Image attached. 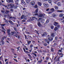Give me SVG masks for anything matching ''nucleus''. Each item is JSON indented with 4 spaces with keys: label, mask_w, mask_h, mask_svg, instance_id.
<instances>
[{
    "label": "nucleus",
    "mask_w": 64,
    "mask_h": 64,
    "mask_svg": "<svg viewBox=\"0 0 64 64\" xmlns=\"http://www.w3.org/2000/svg\"><path fill=\"white\" fill-rule=\"evenodd\" d=\"M34 31L36 32L37 33V34H38V31H37L36 30H34Z\"/></svg>",
    "instance_id": "40"
},
{
    "label": "nucleus",
    "mask_w": 64,
    "mask_h": 64,
    "mask_svg": "<svg viewBox=\"0 0 64 64\" xmlns=\"http://www.w3.org/2000/svg\"><path fill=\"white\" fill-rule=\"evenodd\" d=\"M6 1L7 2H8V3L13 2V0H6Z\"/></svg>",
    "instance_id": "6"
},
{
    "label": "nucleus",
    "mask_w": 64,
    "mask_h": 64,
    "mask_svg": "<svg viewBox=\"0 0 64 64\" xmlns=\"http://www.w3.org/2000/svg\"><path fill=\"white\" fill-rule=\"evenodd\" d=\"M43 16V14H41L38 15V16L39 17H42Z\"/></svg>",
    "instance_id": "22"
},
{
    "label": "nucleus",
    "mask_w": 64,
    "mask_h": 64,
    "mask_svg": "<svg viewBox=\"0 0 64 64\" xmlns=\"http://www.w3.org/2000/svg\"><path fill=\"white\" fill-rule=\"evenodd\" d=\"M57 5L58 6H61V2H58L57 3Z\"/></svg>",
    "instance_id": "19"
},
{
    "label": "nucleus",
    "mask_w": 64,
    "mask_h": 64,
    "mask_svg": "<svg viewBox=\"0 0 64 64\" xmlns=\"http://www.w3.org/2000/svg\"><path fill=\"white\" fill-rule=\"evenodd\" d=\"M44 6L46 7H48V4L46 3H44L43 4Z\"/></svg>",
    "instance_id": "5"
},
{
    "label": "nucleus",
    "mask_w": 64,
    "mask_h": 64,
    "mask_svg": "<svg viewBox=\"0 0 64 64\" xmlns=\"http://www.w3.org/2000/svg\"><path fill=\"white\" fill-rule=\"evenodd\" d=\"M27 43H28V45H29V44H30V43L31 42V41L30 40L29 41L28 40H27Z\"/></svg>",
    "instance_id": "14"
},
{
    "label": "nucleus",
    "mask_w": 64,
    "mask_h": 64,
    "mask_svg": "<svg viewBox=\"0 0 64 64\" xmlns=\"http://www.w3.org/2000/svg\"><path fill=\"white\" fill-rule=\"evenodd\" d=\"M54 8L56 10H58V7L57 6H55Z\"/></svg>",
    "instance_id": "27"
},
{
    "label": "nucleus",
    "mask_w": 64,
    "mask_h": 64,
    "mask_svg": "<svg viewBox=\"0 0 64 64\" xmlns=\"http://www.w3.org/2000/svg\"><path fill=\"white\" fill-rule=\"evenodd\" d=\"M3 41L4 40H1V41L0 42V45L3 46V45H4V42Z\"/></svg>",
    "instance_id": "3"
},
{
    "label": "nucleus",
    "mask_w": 64,
    "mask_h": 64,
    "mask_svg": "<svg viewBox=\"0 0 64 64\" xmlns=\"http://www.w3.org/2000/svg\"><path fill=\"white\" fill-rule=\"evenodd\" d=\"M48 60H45L44 61V62H46V63H47V62H48Z\"/></svg>",
    "instance_id": "63"
},
{
    "label": "nucleus",
    "mask_w": 64,
    "mask_h": 64,
    "mask_svg": "<svg viewBox=\"0 0 64 64\" xmlns=\"http://www.w3.org/2000/svg\"><path fill=\"white\" fill-rule=\"evenodd\" d=\"M4 38H6V37L5 36H4L2 38V40L4 41Z\"/></svg>",
    "instance_id": "29"
},
{
    "label": "nucleus",
    "mask_w": 64,
    "mask_h": 64,
    "mask_svg": "<svg viewBox=\"0 0 64 64\" xmlns=\"http://www.w3.org/2000/svg\"><path fill=\"white\" fill-rule=\"evenodd\" d=\"M33 46V44H31L30 46V48H32Z\"/></svg>",
    "instance_id": "52"
},
{
    "label": "nucleus",
    "mask_w": 64,
    "mask_h": 64,
    "mask_svg": "<svg viewBox=\"0 0 64 64\" xmlns=\"http://www.w3.org/2000/svg\"><path fill=\"white\" fill-rule=\"evenodd\" d=\"M38 9L37 8L35 11L34 12V13L35 14H34V15H35L36 16H37L38 15Z\"/></svg>",
    "instance_id": "2"
},
{
    "label": "nucleus",
    "mask_w": 64,
    "mask_h": 64,
    "mask_svg": "<svg viewBox=\"0 0 64 64\" xmlns=\"http://www.w3.org/2000/svg\"><path fill=\"white\" fill-rule=\"evenodd\" d=\"M36 19V18L35 17H32V18L31 20H32V21H33V20H34L35 19Z\"/></svg>",
    "instance_id": "26"
},
{
    "label": "nucleus",
    "mask_w": 64,
    "mask_h": 64,
    "mask_svg": "<svg viewBox=\"0 0 64 64\" xmlns=\"http://www.w3.org/2000/svg\"><path fill=\"white\" fill-rule=\"evenodd\" d=\"M4 12H5V11L4 10H2L1 11V12H2V13H4Z\"/></svg>",
    "instance_id": "64"
},
{
    "label": "nucleus",
    "mask_w": 64,
    "mask_h": 64,
    "mask_svg": "<svg viewBox=\"0 0 64 64\" xmlns=\"http://www.w3.org/2000/svg\"><path fill=\"white\" fill-rule=\"evenodd\" d=\"M38 6H37V5H36L34 6V8H37V7Z\"/></svg>",
    "instance_id": "48"
},
{
    "label": "nucleus",
    "mask_w": 64,
    "mask_h": 64,
    "mask_svg": "<svg viewBox=\"0 0 64 64\" xmlns=\"http://www.w3.org/2000/svg\"><path fill=\"white\" fill-rule=\"evenodd\" d=\"M58 24V23L57 22H54V25H55V26H56Z\"/></svg>",
    "instance_id": "15"
},
{
    "label": "nucleus",
    "mask_w": 64,
    "mask_h": 64,
    "mask_svg": "<svg viewBox=\"0 0 64 64\" xmlns=\"http://www.w3.org/2000/svg\"><path fill=\"white\" fill-rule=\"evenodd\" d=\"M23 4H24V5H26V4L25 2L23 3Z\"/></svg>",
    "instance_id": "60"
},
{
    "label": "nucleus",
    "mask_w": 64,
    "mask_h": 64,
    "mask_svg": "<svg viewBox=\"0 0 64 64\" xmlns=\"http://www.w3.org/2000/svg\"><path fill=\"white\" fill-rule=\"evenodd\" d=\"M30 4L34 6L35 5V2H30Z\"/></svg>",
    "instance_id": "12"
},
{
    "label": "nucleus",
    "mask_w": 64,
    "mask_h": 64,
    "mask_svg": "<svg viewBox=\"0 0 64 64\" xmlns=\"http://www.w3.org/2000/svg\"><path fill=\"white\" fill-rule=\"evenodd\" d=\"M7 33H8V35H11V34L10 33V32H8Z\"/></svg>",
    "instance_id": "54"
},
{
    "label": "nucleus",
    "mask_w": 64,
    "mask_h": 64,
    "mask_svg": "<svg viewBox=\"0 0 64 64\" xmlns=\"http://www.w3.org/2000/svg\"><path fill=\"white\" fill-rule=\"evenodd\" d=\"M13 19L14 20H15L16 19V18H14V17H12V16H10V19H11L12 20H13Z\"/></svg>",
    "instance_id": "8"
},
{
    "label": "nucleus",
    "mask_w": 64,
    "mask_h": 64,
    "mask_svg": "<svg viewBox=\"0 0 64 64\" xmlns=\"http://www.w3.org/2000/svg\"><path fill=\"white\" fill-rule=\"evenodd\" d=\"M2 32H3L4 33V34H6L5 33H6V32L5 31H4V30H2Z\"/></svg>",
    "instance_id": "49"
},
{
    "label": "nucleus",
    "mask_w": 64,
    "mask_h": 64,
    "mask_svg": "<svg viewBox=\"0 0 64 64\" xmlns=\"http://www.w3.org/2000/svg\"><path fill=\"white\" fill-rule=\"evenodd\" d=\"M56 26L58 28H60V26L59 24H58Z\"/></svg>",
    "instance_id": "28"
},
{
    "label": "nucleus",
    "mask_w": 64,
    "mask_h": 64,
    "mask_svg": "<svg viewBox=\"0 0 64 64\" xmlns=\"http://www.w3.org/2000/svg\"><path fill=\"white\" fill-rule=\"evenodd\" d=\"M8 22L12 25H14V23H13L11 20H8Z\"/></svg>",
    "instance_id": "9"
},
{
    "label": "nucleus",
    "mask_w": 64,
    "mask_h": 64,
    "mask_svg": "<svg viewBox=\"0 0 64 64\" xmlns=\"http://www.w3.org/2000/svg\"><path fill=\"white\" fill-rule=\"evenodd\" d=\"M42 49H41V50H40V53H42Z\"/></svg>",
    "instance_id": "62"
},
{
    "label": "nucleus",
    "mask_w": 64,
    "mask_h": 64,
    "mask_svg": "<svg viewBox=\"0 0 64 64\" xmlns=\"http://www.w3.org/2000/svg\"><path fill=\"white\" fill-rule=\"evenodd\" d=\"M7 16H8V17H7L8 18H10V17H10V16H9V14H8Z\"/></svg>",
    "instance_id": "44"
},
{
    "label": "nucleus",
    "mask_w": 64,
    "mask_h": 64,
    "mask_svg": "<svg viewBox=\"0 0 64 64\" xmlns=\"http://www.w3.org/2000/svg\"><path fill=\"white\" fill-rule=\"evenodd\" d=\"M50 10H51V11H54V9L53 8L50 9Z\"/></svg>",
    "instance_id": "38"
},
{
    "label": "nucleus",
    "mask_w": 64,
    "mask_h": 64,
    "mask_svg": "<svg viewBox=\"0 0 64 64\" xmlns=\"http://www.w3.org/2000/svg\"><path fill=\"white\" fill-rule=\"evenodd\" d=\"M63 10H57L56 11L58 12H63Z\"/></svg>",
    "instance_id": "24"
},
{
    "label": "nucleus",
    "mask_w": 64,
    "mask_h": 64,
    "mask_svg": "<svg viewBox=\"0 0 64 64\" xmlns=\"http://www.w3.org/2000/svg\"><path fill=\"white\" fill-rule=\"evenodd\" d=\"M48 2L49 3H51L52 2V1L51 0H48Z\"/></svg>",
    "instance_id": "41"
},
{
    "label": "nucleus",
    "mask_w": 64,
    "mask_h": 64,
    "mask_svg": "<svg viewBox=\"0 0 64 64\" xmlns=\"http://www.w3.org/2000/svg\"><path fill=\"white\" fill-rule=\"evenodd\" d=\"M10 32V30L8 29L7 30V33Z\"/></svg>",
    "instance_id": "33"
},
{
    "label": "nucleus",
    "mask_w": 64,
    "mask_h": 64,
    "mask_svg": "<svg viewBox=\"0 0 64 64\" xmlns=\"http://www.w3.org/2000/svg\"><path fill=\"white\" fill-rule=\"evenodd\" d=\"M55 39H56V40H57V39H58V37H57V36L55 37Z\"/></svg>",
    "instance_id": "59"
},
{
    "label": "nucleus",
    "mask_w": 64,
    "mask_h": 64,
    "mask_svg": "<svg viewBox=\"0 0 64 64\" xmlns=\"http://www.w3.org/2000/svg\"><path fill=\"white\" fill-rule=\"evenodd\" d=\"M60 58H57L56 60V62H57V61H60V60H59Z\"/></svg>",
    "instance_id": "17"
},
{
    "label": "nucleus",
    "mask_w": 64,
    "mask_h": 64,
    "mask_svg": "<svg viewBox=\"0 0 64 64\" xmlns=\"http://www.w3.org/2000/svg\"><path fill=\"white\" fill-rule=\"evenodd\" d=\"M2 29L3 30H4V31H6V30H5L4 28V27H2Z\"/></svg>",
    "instance_id": "58"
},
{
    "label": "nucleus",
    "mask_w": 64,
    "mask_h": 64,
    "mask_svg": "<svg viewBox=\"0 0 64 64\" xmlns=\"http://www.w3.org/2000/svg\"><path fill=\"white\" fill-rule=\"evenodd\" d=\"M18 7V6L16 5L14 6V9H16V8H17Z\"/></svg>",
    "instance_id": "34"
},
{
    "label": "nucleus",
    "mask_w": 64,
    "mask_h": 64,
    "mask_svg": "<svg viewBox=\"0 0 64 64\" xmlns=\"http://www.w3.org/2000/svg\"><path fill=\"white\" fill-rule=\"evenodd\" d=\"M48 40L47 39H45V40L46 42H47V43L49 44V41H51L52 40H53V38L51 37H50L48 38Z\"/></svg>",
    "instance_id": "1"
},
{
    "label": "nucleus",
    "mask_w": 64,
    "mask_h": 64,
    "mask_svg": "<svg viewBox=\"0 0 64 64\" xmlns=\"http://www.w3.org/2000/svg\"><path fill=\"white\" fill-rule=\"evenodd\" d=\"M11 34H14V32H11Z\"/></svg>",
    "instance_id": "61"
},
{
    "label": "nucleus",
    "mask_w": 64,
    "mask_h": 64,
    "mask_svg": "<svg viewBox=\"0 0 64 64\" xmlns=\"http://www.w3.org/2000/svg\"><path fill=\"white\" fill-rule=\"evenodd\" d=\"M38 20L39 21H40V20L41 21H42V18H39L38 19Z\"/></svg>",
    "instance_id": "31"
},
{
    "label": "nucleus",
    "mask_w": 64,
    "mask_h": 64,
    "mask_svg": "<svg viewBox=\"0 0 64 64\" xmlns=\"http://www.w3.org/2000/svg\"><path fill=\"white\" fill-rule=\"evenodd\" d=\"M28 27H30V29H32V28H33V26H32V25L31 24L28 26Z\"/></svg>",
    "instance_id": "13"
},
{
    "label": "nucleus",
    "mask_w": 64,
    "mask_h": 64,
    "mask_svg": "<svg viewBox=\"0 0 64 64\" xmlns=\"http://www.w3.org/2000/svg\"><path fill=\"white\" fill-rule=\"evenodd\" d=\"M44 35H47V32H44Z\"/></svg>",
    "instance_id": "39"
},
{
    "label": "nucleus",
    "mask_w": 64,
    "mask_h": 64,
    "mask_svg": "<svg viewBox=\"0 0 64 64\" xmlns=\"http://www.w3.org/2000/svg\"><path fill=\"white\" fill-rule=\"evenodd\" d=\"M24 1L23 0H21V4H23L24 2Z\"/></svg>",
    "instance_id": "35"
},
{
    "label": "nucleus",
    "mask_w": 64,
    "mask_h": 64,
    "mask_svg": "<svg viewBox=\"0 0 64 64\" xmlns=\"http://www.w3.org/2000/svg\"><path fill=\"white\" fill-rule=\"evenodd\" d=\"M51 51H52V52H54V50H53V48H52L51 49Z\"/></svg>",
    "instance_id": "51"
},
{
    "label": "nucleus",
    "mask_w": 64,
    "mask_h": 64,
    "mask_svg": "<svg viewBox=\"0 0 64 64\" xmlns=\"http://www.w3.org/2000/svg\"><path fill=\"white\" fill-rule=\"evenodd\" d=\"M42 37L45 36V35L44 34V33H43V34H42Z\"/></svg>",
    "instance_id": "50"
},
{
    "label": "nucleus",
    "mask_w": 64,
    "mask_h": 64,
    "mask_svg": "<svg viewBox=\"0 0 64 64\" xmlns=\"http://www.w3.org/2000/svg\"><path fill=\"white\" fill-rule=\"evenodd\" d=\"M18 1H19V0H16L15 1V2L16 3H18Z\"/></svg>",
    "instance_id": "47"
},
{
    "label": "nucleus",
    "mask_w": 64,
    "mask_h": 64,
    "mask_svg": "<svg viewBox=\"0 0 64 64\" xmlns=\"http://www.w3.org/2000/svg\"><path fill=\"white\" fill-rule=\"evenodd\" d=\"M52 16L53 17H55L56 16V14H52Z\"/></svg>",
    "instance_id": "23"
},
{
    "label": "nucleus",
    "mask_w": 64,
    "mask_h": 64,
    "mask_svg": "<svg viewBox=\"0 0 64 64\" xmlns=\"http://www.w3.org/2000/svg\"><path fill=\"white\" fill-rule=\"evenodd\" d=\"M21 19H24V20H26V17L23 15L21 16Z\"/></svg>",
    "instance_id": "4"
},
{
    "label": "nucleus",
    "mask_w": 64,
    "mask_h": 64,
    "mask_svg": "<svg viewBox=\"0 0 64 64\" xmlns=\"http://www.w3.org/2000/svg\"><path fill=\"white\" fill-rule=\"evenodd\" d=\"M2 5V6H4L5 7H7V6L6 5H4V4H2V3L1 2H0V5Z\"/></svg>",
    "instance_id": "11"
},
{
    "label": "nucleus",
    "mask_w": 64,
    "mask_h": 64,
    "mask_svg": "<svg viewBox=\"0 0 64 64\" xmlns=\"http://www.w3.org/2000/svg\"><path fill=\"white\" fill-rule=\"evenodd\" d=\"M23 49L24 50V52L26 53H30L28 52V51H26V50H25L24 48H23Z\"/></svg>",
    "instance_id": "10"
},
{
    "label": "nucleus",
    "mask_w": 64,
    "mask_h": 64,
    "mask_svg": "<svg viewBox=\"0 0 64 64\" xmlns=\"http://www.w3.org/2000/svg\"><path fill=\"white\" fill-rule=\"evenodd\" d=\"M28 56H29L30 59H31L32 58V56H31V55L30 54H28Z\"/></svg>",
    "instance_id": "25"
},
{
    "label": "nucleus",
    "mask_w": 64,
    "mask_h": 64,
    "mask_svg": "<svg viewBox=\"0 0 64 64\" xmlns=\"http://www.w3.org/2000/svg\"><path fill=\"white\" fill-rule=\"evenodd\" d=\"M49 58H48V57L46 58V60H48L49 59Z\"/></svg>",
    "instance_id": "53"
},
{
    "label": "nucleus",
    "mask_w": 64,
    "mask_h": 64,
    "mask_svg": "<svg viewBox=\"0 0 64 64\" xmlns=\"http://www.w3.org/2000/svg\"><path fill=\"white\" fill-rule=\"evenodd\" d=\"M50 36L52 37H55V35H54V33H52L51 34Z\"/></svg>",
    "instance_id": "16"
},
{
    "label": "nucleus",
    "mask_w": 64,
    "mask_h": 64,
    "mask_svg": "<svg viewBox=\"0 0 64 64\" xmlns=\"http://www.w3.org/2000/svg\"><path fill=\"white\" fill-rule=\"evenodd\" d=\"M49 9H49V8H48V9H46V11H49Z\"/></svg>",
    "instance_id": "57"
},
{
    "label": "nucleus",
    "mask_w": 64,
    "mask_h": 64,
    "mask_svg": "<svg viewBox=\"0 0 64 64\" xmlns=\"http://www.w3.org/2000/svg\"><path fill=\"white\" fill-rule=\"evenodd\" d=\"M44 45L45 46H46L47 45V44H44Z\"/></svg>",
    "instance_id": "55"
},
{
    "label": "nucleus",
    "mask_w": 64,
    "mask_h": 64,
    "mask_svg": "<svg viewBox=\"0 0 64 64\" xmlns=\"http://www.w3.org/2000/svg\"><path fill=\"white\" fill-rule=\"evenodd\" d=\"M51 28L52 29H54V26H51Z\"/></svg>",
    "instance_id": "43"
},
{
    "label": "nucleus",
    "mask_w": 64,
    "mask_h": 64,
    "mask_svg": "<svg viewBox=\"0 0 64 64\" xmlns=\"http://www.w3.org/2000/svg\"><path fill=\"white\" fill-rule=\"evenodd\" d=\"M38 5L39 6H41V4L40 2H38Z\"/></svg>",
    "instance_id": "30"
},
{
    "label": "nucleus",
    "mask_w": 64,
    "mask_h": 64,
    "mask_svg": "<svg viewBox=\"0 0 64 64\" xmlns=\"http://www.w3.org/2000/svg\"><path fill=\"white\" fill-rule=\"evenodd\" d=\"M20 46H18L17 48H16V49H18V50H19V48H20Z\"/></svg>",
    "instance_id": "45"
},
{
    "label": "nucleus",
    "mask_w": 64,
    "mask_h": 64,
    "mask_svg": "<svg viewBox=\"0 0 64 64\" xmlns=\"http://www.w3.org/2000/svg\"><path fill=\"white\" fill-rule=\"evenodd\" d=\"M10 11L9 10H6L5 12L6 14H8V13H9Z\"/></svg>",
    "instance_id": "20"
},
{
    "label": "nucleus",
    "mask_w": 64,
    "mask_h": 64,
    "mask_svg": "<svg viewBox=\"0 0 64 64\" xmlns=\"http://www.w3.org/2000/svg\"><path fill=\"white\" fill-rule=\"evenodd\" d=\"M14 30H15V31H17V29H16V28H14Z\"/></svg>",
    "instance_id": "56"
},
{
    "label": "nucleus",
    "mask_w": 64,
    "mask_h": 64,
    "mask_svg": "<svg viewBox=\"0 0 64 64\" xmlns=\"http://www.w3.org/2000/svg\"><path fill=\"white\" fill-rule=\"evenodd\" d=\"M58 29V28H57L56 27L54 29V30L55 31H56V30H57Z\"/></svg>",
    "instance_id": "36"
},
{
    "label": "nucleus",
    "mask_w": 64,
    "mask_h": 64,
    "mask_svg": "<svg viewBox=\"0 0 64 64\" xmlns=\"http://www.w3.org/2000/svg\"><path fill=\"white\" fill-rule=\"evenodd\" d=\"M63 16V14L62 13L60 14L59 15V16L60 17H62Z\"/></svg>",
    "instance_id": "21"
},
{
    "label": "nucleus",
    "mask_w": 64,
    "mask_h": 64,
    "mask_svg": "<svg viewBox=\"0 0 64 64\" xmlns=\"http://www.w3.org/2000/svg\"><path fill=\"white\" fill-rule=\"evenodd\" d=\"M32 54H33L34 55L35 57H36V56H37V54H36L35 53H32Z\"/></svg>",
    "instance_id": "37"
},
{
    "label": "nucleus",
    "mask_w": 64,
    "mask_h": 64,
    "mask_svg": "<svg viewBox=\"0 0 64 64\" xmlns=\"http://www.w3.org/2000/svg\"><path fill=\"white\" fill-rule=\"evenodd\" d=\"M14 5L13 4H10V6L11 8H13L14 6Z\"/></svg>",
    "instance_id": "18"
},
{
    "label": "nucleus",
    "mask_w": 64,
    "mask_h": 64,
    "mask_svg": "<svg viewBox=\"0 0 64 64\" xmlns=\"http://www.w3.org/2000/svg\"><path fill=\"white\" fill-rule=\"evenodd\" d=\"M37 24L39 26V27H41L42 26V24H41L40 22H38L37 23Z\"/></svg>",
    "instance_id": "7"
},
{
    "label": "nucleus",
    "mask_w": 64,
    "mask_h": 64,
    "mask_svg": "<svg viewBox=\"0 0 64 64\" xmlns=\"http://www.w3.org/2000/svg\"><path fill=\"white\" fill-rule=\"evenodd\" d=\"M6 24H1V26H4Z\"/></svg>",
    "instance_id": "46"
},
{
    "label": "nucleus",
    "mask_w": 64,
    "mask_h": 64,
    "mask_svg": "<svg viewBox=\"0 0 64 64\" xmlns=\"http://www.w3.org/2000/svg\"><path fill=\"white\" fill-rule=\"evenodd\" d=\"M49 20H47L46 21V23H49Z\"/></svg>",
    "instance_id": "42"
},
{
    "label": "nucleus",
    "mask_w": 64,
    "mask_h": 64,
    "mask_svg": "<svg viewBox=\"0 0 64 64\" xmlns=\"http://www.w3.org/2000/svg\"><path fill=\"white\" fill-rule=\"evenodd\" d=\"M30 1V0H26V3H29V1Z\"/></svg>",
    "instance_id": "32"
}]
</instances>
